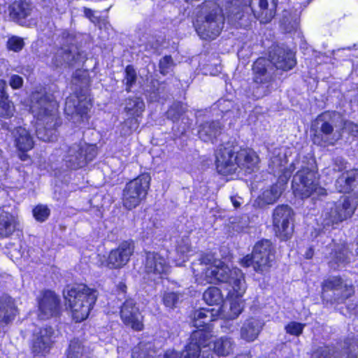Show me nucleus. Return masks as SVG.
Listing matches in <instances>:
<instances>
[{
    "label": "nucleus",
    "instance_id": "c756f323",
    "mask_svg": "<svg viewBox=\"0 0 358 358\" xmlns=\"http://www.w3.org/2000/svg\"><path fill=\"white\" fill-rule=\"evenodd\" d=\"M15 146L21 151H28L33 148L34 141L29 132L24 127H17L12 131Z\"/></svg>",
    "mask_w": 358,
    "mask_h": 358
},
{
    "label": "nucleus",
    "instance_id": "393cba45",
    "mask_svg": "<svg viewBox=\"0 0 358 358\" xmlns=\"http://www.w3.org/2000/svg\"><path fill=\"white\" fill-rule=\"evenodd\" d=\"M16 313L15 300L8 294L0 295V327L10 323L14 319Z\"/></svg>",
    "mask_w": 358,
    "mask_h": 358
},
{
    "label": "nucleus",
    "instance_id": "052dcab7",
    "mask_svg": "<svg viewBox=\"0 0 358 358\" xmlns=\"http://www.w3.org/2000/svg\"><path fill=\"white\" fill-rule=\"evenodd\" d=\"M231 202H232L234 206L236 208H238L240 207L241 203L238 201H237V199L236 198L231 197Z\"/></svg>",
    "mask_w": 358,
    "mask_h": 358
},
{
    "label": "nucleus",
    "instance_id": "5701e85b",
    "mask_svg": "<svg viewBox=\"0 0 358 358\" xmlns=\"http://www.w3.org/2000/svg\"><path fill=\"white\" fill-rule=\"evenodd\" d=\"M324 290H335L339 292L335 294L334 300L338 303H343L347 299L355 293L354 287L344 282L338 276H331L325 280L322 283Z\"/></svg>",
    "mask_w": 358,
    "mask_h": 358
},
{
    "label": "nucleus",
    "instance_id": "ddd939ff",
    "mask_svg": "<svg viewBox=\"0 0 358 358\" xmlns=\"http://www.w3.org/2000/svg\"><path fill=\"white\" fill-rule=\"evenodd\" d=\"M339 120L341 116L336 112H326L320 115L315 120L320 128L313 138L314 143L321 146L334 145L337 140L334 134V129Z\"/></svg>",
    "mask_w": 358,
    "mask_h": 358
},
{
    "label": "nucleus",
    "instance_id": "4d7b16f0",
    "mask_svg": "<svg viewBox=\"0 0 358 358\" xmlns=\"http://www.w3.org/2000/svg\"><path fill=\"white\" fill-rule=\"evenodd\" d=\"M7 83L3 80H0V101L2 100H7L8 94L6 92Z\"/></svg>",
    "mask_w": 358,
    "mask_h": 358
},
{
    "label": "nucleus",
    "instance_id": "4be33fe9",
    "mask_svg": "<svg viewBox=\"0 0 358 358\" xmlns=\"http://www.w3.org/2000/svg\"><path fill=\"white\" fill-rule=\"evenodd\" d=\"M134 244L131 242L124 241L114 250H112L107 259V266L109 268H120L129 261L134 252Z\"/></svg>",
    "mask_w": 358,
    "mask_h": 358
},
{
    "label": "nucleus",
    "instance_id": "3c124183",
    "mask_svg": "<svg viewBox=\"0 0 358 358\" xmlns=\"http://www.w3.org/2000/svg\"><path fill=\"white\" fill-rule=\"evenodd\" d=\"M159 65L160 73L166 75L173 65V61L171 56L166 55L160 59Z\"/></svg>",
    "mask_w": 358,
    "mask_h": 358
},
{
    "label": "nucleus",
    "instance_id": "412c9836",
    "mask_svg": "<svg viewBox=\"0 0 358 358\" xmlns=\"http://www.w3.org/2000/svg\"><path fill=\"white\" fill-rule=\"evenodd\" d=\"M39 314L41 320L56 317L59 314V299L56 294L50 290L44 291L38 300Z\"/></svg>",
    "mask_w": 358,
    "mask_h": 358
},
{
    "label": "nucleus",
    "instance_id": "f257e3e1",
    "mask_svg": "<svg viewBox=\"0 0 358 358\" xmlns=\"http://www.w3.org/2000/svg\"><path fill=\"white\" fill-rule=\"evenodd\" d=\"M270 59L260 57L252 66L254 73L252 96L259 99L271 92L273 80V66L278 69L288 71L292 69L296 61L293 52L289 50L277 47L270 53Z\"/></svg>",
    "mask_w": 358,
    "mask_h": 358
},
{
    "label": "nucleus",
    "instance_id": "09e8293b",
    "mask_svg": "<svg viewBox=\"0 0 358 358\" xmlns=\"http://www.w3.org/2000/svg\"><path fill=\"white\" fill-rule=\"evenodd\" d=\"M24 45V43L23 38L13 36L8 38L7 41V47L9 50H13L14 52L20 51Z\"/></svg>",
    "mask_w": 358,
    "mask_h": 358
},
{
    "label": "nucleus",
    "instance_id": "c03bdc74",
    "mask_svg": "<svg viewBox=\"0 0 358 358\" xmlns=\"http://www.w3.org/2000/svg\"><path fill=\"white\" fill-rule=\"evenodd\" d=\"M181 297V294L176 292H166L163 296V301L166 307L173 308L176 306Z\"/></svg>",
    "mask_w": 358,
    "mask_h": 358
},
{
    "label": "nucleus",
    "instance_id": "338daca9",
    "mask_svg": "<svg viewBox=\"0 0 358 358\" xmlns=\"http://www.w3.org/2000/svg\"><path fill=\"white\" fill-rule=\"evenodd\" d=\"M357 254H358V251H357Z\"/></svg>",
    "mask_w": 358,
    "mask_h": 358
},
{
    "label": "nucleus",
    "instance_id": "f3484780",
    "mask_svg": "<svg viewBox=\"0 0 358 358\" xmlns=\"http://www.w3.org/2000/svg\"><path fill=\"white\" fill-rule=\"evenodd\" d=\"M299 162L292 163L288 169L283 171L279 177V181L275 185L271 186L269 189H266L258 196L257 202L259 206L262 207L265 205L273 204L280 198L282 193L285 190V185L288 179L291 177L292 172L297 168L296 164Z\"/></svg>",
    "mask_w": 358,
    "mask_h": 358
},
{
    "label": "nucleus",
    "instance_id": "cd10ccee",
    "mask_svg": "<svg viewBox=\"0 0 358 358\" xmlns=\"http://www.w3.org/2000/svg\"><path fill=\"white\" fill-rule=\"evenodd\" d=\"M9 16L15 22L22 24L31 15L32 6L26 1H15L8 8Z\"/></svg>",
    "mask_w": 358,
    "mask_h": 358
},
{
    "label": "nucleus",
    "instance_id": "f8f14e48",
    "mask_svg": "<svg viewBox=\"0 0 358 358\" xmlns=\"http://www.w3.org/2000/svg\"><path fill=\"white\" fill-rule=\"evenodd\" d=\"M211 335L202 329L192 333L189 343L182 351L168 350L164 355V358H199L201 350L208 345Z\"/></svg>",
    "mask_w": 358,
    "mask_h": 358
},
{
    "label": "nucleus",
    "instance_id": "6e6552de",
    "mask_svg": "<svg viewBox=\"0 0 358 358\" xmlns=\"http://www.w3.org/2000/svg\"><path fill=\"white\" fill-rule=\"evenodd\" d=\"M292 189L295 196L306 199L311 196H325L327 191L319 185V177L314 164L301 165L293 176Z\"/></svg>",
    "mask_w": 358,
    "mask_h": 358
},
{
    "label": "nucleus",
    "instance_id": "0e129e2a",
    "mask_svg": "<svg viewBox=\"0 0 358 358\" xmlns=\"http://www.w3.org/2000/svg\"><path fill=\"white\" fill-rule=\"evenodd\" d=\"M202 358H213V357L211 356L210 357H209L208 356H207L206 357H205V352H203V354H202Z\"/></svg>",
    "mask_w": 358,
    "mask_h": 358
},
{
    "label": "nucleus",
    "instance_id": "a19ab883",
    "mask_svg": "<svg viewBox=\"0 0 358 358\" xmlns=\"http://www.w3.org/2000/svg\"><path fill=\"white\" fill-rule=\"evenodd\" d=\"M136 72L132 66H127L125 69V76L123 79V83L126 86V91L129 92L131 88L136 84Z\"/></svg>",
    "mask_w": 358,
    "mask_h": 358
},
{
    "label": "nucleus",
    "instance_id": "ea45409f",
    "mask_svg": "<svg viewBox=\"0 0 358 358\" xmlns=\"http://www.w3.org/2000/svg\"><path fill=\"white\" fill-rule=\"evenodd\" d=\"M334 347L322 345L316 348L311 355V358H336Z\"/></svg>",
    "mask_w": 358,
    "mask_h": 358
},
{
    "label": "nucleus",
    "instance_id": "37998d69",
    "mask_svg": "<svg viewBox=\"0 0 358 358\" xmlns=\"http://www.w3.org/2000/svg\"><path fill=\"white\" fill-rule=\"evenodd\" d=\"M14 110V106L13 103L9 101L8 98L7 100H2V101H0L1 116L5 118H9L13 115Z\"/></svg>",
    "mask_w": 358,
    "mask_h": 358
},
{
    "label": "nucleus",
    "instance_id": "f704fd0d",
    "mask_svg": "<svg viewBox=\"0 0 358 358\" xmlns=\"http://www.w3.org/2000/svg\"><path fill=\"white\" fill-rule=\"evenodd\" d=\"M235 343L232 338L222 336L217 338L213 345V352L217 356H227L233 352Z\"/></svg>",
    "mask_w": 358,
    "mask_h": 358
},
{
    "label": "nucleus",
    "instance_id": "9b49d317",
    "mask_svg": "<svg viewBox=\"0 0 358 358\" xmlns=\"http://www.w3.org/2000/svg\"><path fill=\"white\" fill-rule=\"evenodd\" d=\"M274 259L272 243L269 240H262L254 246L252 255L243 257L241 264L243 266H252L255 271L262 273L267 271L272 265Z\"/></svg>",
    "mask_w": 358,
    "mask_h": 358
},
{
    "label": "nucleus",
    "instance_id": "f03ea898",
    "mask_svg": "<svg viewBox=\"0 0 358 358\" xmlns=\"http://www.w3.org/2000/svg\"><path fill=\"white\" fill-rule=\"evenodd\" d=\"M232 24L247 27L251 21V12L261 23H268L276 13L278 0H222Z\"/></svg>",
    "mask_w": 358,
    "mask_h": 358
},
{
    "label": "nucleus",
    "instance_id": "9d476101",
    "mask_svg": "<svg viewBox=\"0 0 358 358\" xmlns=\"http://www.w3.org/2000/svg\"><path fill=\"white\" fill-rule=\"evenodd\" d=\"M151 177L143 173L128 182L122 191V202L127 210H132L138 206L148 194Z\"/></svg>",
    "mask_w": 358,
    "mask_h": 358
},
{
    "label": "nucleus",
    "instance_id": "72a5a7b5",
    "mask_svg": "<svg viewBox=\"0 0 358 358\" xmlns=\"http://www.w3.org/2000/svg\"><path fill=\"white\" fill-rule=\"evenodd\" d=\"M15 217L8 212L0 214V237H8L15 230Z\"/></svg>",
    "mask_w": 358,
    "mask_h": 358
},
{
    "label": "nucleus",
    "instance_id": "423d86ee",
    "mask_svg": "<svg viewBox=\"0 0 358 358\" xmlns=\"http://www.w3.org/2000/svg\"><path fill=\"white\" fill-rule=\"evenodd\" d=\"M73 319L76 322L85 320L97 299V291L83 284L68 285L64 290Z\"/></svg>",
    "mask_w": 358,
    "mask_h": 358
},
{
    "label": "nucleus",
    "instance_id": "dca6fc26",
    "mask_svg": "<svg viewBox=\"0 0 358 358\" xmlns=\"http://www.w3.org/2000/svg\"><path fill=\"white\" fill-rule=\"evenodd\" d=\"M294 212L287 205L278 206L273 213V224L276 236L287 240L292 234Z\"/></svg>",
    "mask_w": 358,
    "mask_h": 358
},
{
    "label": "nucleus",
    "instance_id": "79ce46f5",
    "mask_svg": "<svg viewBox=\"0 0 358 358\" xmlns=\"http://www.w3.org/2000/svg\"><path fill=\"white\" fill-rule=\"evenodd\" d=\"M32 212L35 219L41 222L46 220L50 214V210L48 206L42 204L36 206Z\"/></svg>",
    "mask_w": 358,
    "mask_h": 358
},
{
    "label": "nucleus",
    "instance_id": "2eb2a0df",
    "mask_svg": "<svg viewBox=\"0 0 358 358\" xmlns=\"http://www.w3.org/2000/svg\"><path fill=\"white\" fill-rule=\"evenodd\" d=\"M91 107V99L87 95L75 94L66 98L64 113L69 120L80 124L88 120Z\"/></svg>",
    "mask_w": 358,
    "mask_h": 358
},
{
    "label": "nucleus",
    "instance_id": "a878e982",
    "mask_svg": "<svg viewBox=\"0 0 358 358\" xmlns=\"http://www.w3.org/2000/svg\"><path fill=\"white\" fill-rule=\"evenodd\" d=\"M53 329L50 327L41 328L36 336L33 343V351L37 355H43L52 343Z\"/></svg>",
    "mask_w": 358,
    "mask_h": 358
},
{
    "label": "nucleus",
    "instance_id": "473e14b6",
    "mask_svg": "<svg viewBox=\"0 0 358 358\" xmlns=\"http://www.w3.org/2000/svg\"><path fill=\"white\" fill-rule=\"evenodd\" d=\"M91 354L88 347L83 345V342L74 338L70 341L66 350V358H90Z\"/></svg>",
    "mask_w": 358,
    "mask_h": 358
},
{
    "label": "nucleus",
    "instance_id": "13d9d810",
    "mask_svg": "<svg viewBox=\"0 0 358 358\" xmlns=\"http://www.w3.org/2000/svg\"><path fill=\"white\" fill-rule=\"evenodd\" d=\"M344 347L346 348V353L352 351V348H354L352 345V340L350 338H348L344 341Z\"/></svg>",
    "mask_w": 358,
    "mask_h": 358
},
{
    "label": "nucleus",
    "instance_id": "c85d7f7f",
    "mask_svg": "<svg viewBox=\"0 0 358 358\" xmlns=\"http://www.w3.org/2000/svg\"><path fill=\"white\" fill-rule=\"evenodd\" d=\"M222 127L217 121L206 122L201 124L198 130V135L204 142H212L221 134Z\"/></svg>",
    "mask_w": 358,
    "mask_h": 358
},
{
    "label": "nucleus",
    "instance_id": "a211bd4d",
    "mask_svg": "<svg viewBox=\"0 0 358 358\" xmlns=\"http://www.w3.org/2000/svg\"><path fill=\"white\" fill-rule=\"evenodd\" d=\"M356 206L352 201L343 196L336 201L329 211L324 215V222L325 225L338 224L350 217L355 210Z\"/></svg>",
    "mask_w": 358,
    "mask_h": 358
},
{
    "label": "nucleus",
    "instance_id": "6e6d98bb",
    "mask_svg": "<svg viewBox=\"0 0 358 358\" xmlns=\"http://www.w3.org/2000/svg\"><path fill=\"white\" fill-rule=\"evenodd\" d=\"M84 14L92 23L98 24L99 22V17L94 15V12L90 8H84Z\"/></svg>",
    "mask_w": 358,
    "mask_h": 358
},
{
    "label": "nucleus",
    "instance_id": "a18cd8bd",
    "mask_svg": "<svg viewBox=\"0 0 358 358\" xmlns=\"http://www.w3.org/2000/svg\"><path fill=\"white\" fill-rule=\"evenodd\" d=\"M299 22L296 17L289 19V17L287 16H284L281 22V26L283 29L289 33L296 31L299 27Z\"/></svg>",
    "mask_w": 358,
    "mask_h": 358
},
{
    "label": "nucleus",
    "instance_id": "e2e57ef3",
    "mask_svg": "<svg viewBox=\"0 0 358 358\" xmlns=\"http://www.w3.org/2000/svg\"><path fill=\"white\" fill-rule=\"evenodd\" d=\"M236 358H250V356L248 354H241L236 356Z\"/></svg>",
    "mask_w": 358,
    "mask_h": 358
},
{
    "label": "nucleus",
    "instance_id": "680f3d73",
    "mask_svg": "<svg viewBox=\"0 0 358 358\" xmlns=\"http://www.w3.org/2000/svg\"><path fill=\"white\" fill-rule=\"evenodd\" d=\"M313 250L311 248H310L308 250V251L306 252V257L307 259H310L313 257Z\"/></svg>",
    "mask_w": 358,
    "mask_h": 358
},
{
    "label": "nucleus",
    "instance_id": "58836bf2",
    "mask_svg": "<svg viewBox=\"0 0 358 358\" xmlns=\"http://www.w3.org/2000/svg\"><path fill=\"white\" fill-rule=\"evenodd\" d=\"M139 127L138 117L132 116L127 118L121 124L120 134L123 136H129L133 132L137 131Z\"/></svg>",
    "mask_w": 358,
    "mask_h": 358
},
{
    "label": "nucleus",
    "instance_id": "5fc2aeb1",
    "mask_svg": "<svg viewBox=\"0 0 358 358\" xmlns=\"http://www.w3.org/2000/svg\"><path fill=\"white\" fill-rule=\"evenodd\" d=\"M231 313L229 315V318L231 320H234L241 313V308L240 305L236 303H232L230 306Z\"/></svg>",
    "mask_w": 358,
    "mask_h": 358
},
{
    "label": "nucleus",
    "instance_id": "8fccbe9b",
    "mask_svg": "<svg viewBox=\"0 0 358 358\" xmlns=\"http://www.w3.org/2000/svg\"><path fill=\"white\" fill-rule=\"evenodd\" d=\"M176 250L178 253L185 255L192 251L190 240L188 236L182 237L177 243Z\"/></svg>",
    "mask_w": 358,
    "mask_h": 358
},
{
    "label": "nucleus",
    "instance_id": "6ab92c4d",
    "mask_svg": "<svg viewBox=\"0 0 358 358\" xmlns=\"http://www.w3.org/2000/svg\"><path fill=\"white\" fill-rule=\"evenodd\" d=\"M120 317L126 326L131 327L134 331L143 330V317L134 299H127L122 305Z\"/></svg>",
    "mask_w": 358,
    "mask_h": 358
},
{
    "label": "nucleus",
    "instance_id": "4c0bfd02",
    "mask_svg": "<svg viewBox=\"0 0 358 358\" xmlns=\"http://www.w3.org/2000/svg\"><path fill=\"white\" fill-rule=\"evenodd\" d=\"M203 299L210 306L220 305L223 301L221 291L216 287H210L207 289L203 294Z\"/></svg>",
    "mask_w": 358,
    "mask_h": 358
},
{
    "label": "nucleus",
    "instance_id": "20e7f679",
    "mask_svg": "<svg viewBox=\"0 0 358 358\" xmlns=\"http://www.w3.org/2000/svg\"><path fill=\"white\" fill-rule=\"evenodd\" d=\"M57 102L52 95L35 93L32 96L31 110L45 125H38L37 137L45 142L57 140L56 127L60 124L57 114Z\"/></svg>",
    "mask_w": 358,
    "mask_h": 358
},
{
    "label": "nucleus",
    "instance_id": "bb28decb",
    "mask_svg": "<svg viewBox=\"0 0 358 358\" xmlns=\"http://www.w3.org/2000/svg\"><path fill=\"white\" fill-rule=\"evenodd\" d=\"M264 323L257 318L247 320L241 329V337L248 342L254 341L259 336Z\"/></svg>",
    "mask_w": 358,
    "mask_h": 358
},
{
    "label": "nucleus",
    "instance_id": "b1692460",
    "mask_svg": "<svg viewBox=\"0 0 358 358\" xmlns=\"http://www.w3.org/2000/svg\"><path fill=\"white\" fill-rule=\"evenodd\" d=\"M351 251L348 245H336L329 255V266L334 270L345 266L350 261Z\"/></svg>",
    "mask_w": 358,
    "mask_h": 358
},
{
    "label": "nucleus",
    "instance_id": "69168bd1",
    "mask_svg": "<svg viewBox=\"0 0 358 358\" xmlns=\"http://www.w3.org/2000/svg\"><path fill=\"white\" fill-rule=\"evenodd\" d=\"M357 254H358V251H357Z\"/></svg>",
    "mask_w": 358,
    "mask_h": 358
},
{
    "label": "nucleus",
    "instance_id": "2f4dec72",
    "mask_svg": "<svg viewBox=\"0 0 358 358\" xmlns=\"http://www.w3.org/2000/svg\"><path fill=\"white\" fill-rule=\"evenodd\" d=\"M159 349L152 342L141 341L132 350V358H155Z\"/></svg>",
    "mask_w": 358,
    "mask_h": 358
},
{
    "label": "nucleus",
    "instance_id": "bf43d9fd",
    "mask_svg": "<svg viewBox=\"0 0 358 358\" xmlns=\"http://www.w3.org/2000/svg\"><path fill=\"white\" fill-rule=\"evenodd\" d=\"M117 289L120 292H121L122 293H125L126 292V290H127V286L123 282H120L117 285Z\"/></svg>",
    "mask_w": 358,
    "mask_h": 358
},
{
    "label": "nucleus",
    "instance_id": "0eeeda50",
    "mask_svg": "<svg viewBox=\"0 0 358 358\" xmlns=\"http://www.w3.org/2000/svg\"><path fill=\"white\" fill-rule=\"evenodd\" d=\"M203 280L207 283H228L236 297L243 296L246 289L245 278L243 272L237 268L230 269L224 262L216 260L204 269L202 273Z\"/></svg>",
    "mask_w": 358,
    "mask_h": 358
},
{
    "label": "nucleus",
    "instance_id": "39448f33",
    "mask_svg": "<svg viewBox=\"0 0 358 358\" xmlns=\"http://www.w3.org/2000/svg\"><path fill=\"white\" fill-rule=\"evenodd\" d=\"M223 10L228 13L222 4L213 1L203 3L196 15L194 27L198 35L204 40H213L218 36L224 27Z\"/></svg>",
    "mask_w": 358,
    "mask_h": 358
},
{
    "label": "nucleus",
    "instance_id": "1a4fd4ad",
    "mask_svg": "<svg viewBox=\"0 0 358 358\" xmlns=\"http://www.w3.org/2000/svg\"><path fill=\"white\" fill-rule=\"evenodd\" d=\"M62 37L64 41L55 53L52 64L56 67L80 66L87 59L85 53L76 45L73 35L64 32Z\"/></svg>",
    "mask_w": 358,
    "mask_h": 358
},
{
    "label": "nucleus",
    "instance_id": "c9c22d12",
    "mask_svg": "<svg viewBox=\"0 0 358 358\" xmlns=\"http://www.w3.org/2000/svg\"><path fill=\"white\" fill-rule=\"evenodd\" d=\"M214 308H200L194 311L192 314V324L196 327H202L209 322L213 320L215 316Z\"/></svg>",
    "mask_w": 358,
    "mask_h": 358
},
{
    "label": "nucleus",
    "instance_id": "e433bc0d",
    "mask_svg": "<svg viewBox=\"0 0 358 358\" xmlns=\"http://www.w3.org/2000/svg\"><path fill=\"white\" fill-rule=\"evenodd\" d=\"M145 110V103L140 97L133 96L125 100L124 110L128 115L140 117Z\"/></svg>",
    "mask_w": 358,
    "mask_h": 358
},
{
    "label": "nucleus",
    "instance_id": "864d4df0",
    "mask_svg": "<svg viewBox=\"0 0 358 358\" xmlns=\"http://www.w3.org/2000/svg\"><path fill=\"white\" fill-rule=\"evenodd\" d=\"M333 169L334 171L340 172L346 168V162L341 157H337L334 159Z\"/></svg>",
    "mask_w": 358,
    "mask_h": 358
},
{
    "label": "nucleus",
    "instance_id": "7c9ffc66",
    "mask_svg": "<svg viewBox=\"0 0 358 358\" xmlns=\"http://www.w3.org/2000/svg\"><path fill=\"white\" fill-rule=\"evenodd\" d=\"M358 184V170H352L342 174L336 182V188L341 192H349Z\"/></svg>",
    "mask_w": 358,
    "mask_h": 358
},
{
    "label": "nucleus",
    "instance_id": "4468645a",
    "mask_svg": "<svg viewBox=\"0 0 358 358\" xmlns=\"http://www.w3.org/2000/svg\"><path fill=\"white\" fill-rule=\"evenodd\" d=\"M97 154L94 145L83 142L74 143L68 146L64 161L68 167L77 169L85 166L92 161Z\"/></svg>",
    "mask_w": 358,
    "mask_h": 358
},
{
    "label": "nucleus",
    "instance_id": "603ef678",
    "mask_svg": "<svg viewBox=\"0 0 358 358\" xmlns=\"http://www.w3.org/2000/svg\"><path fill=\"white\" fill-rule=\"evenodd\" d=\"M23 78L16 74H13L9 78V85L13 90L20 89L23 86Z\"/></svg>",
    "mask_w": 358,
    "mask_h": 358
},
{
    "label": "nucleus",
    "instance_id": "de8ad7c7",
    "mask_svg": "<svg viewBox=\"0 0 358 358\" xmlns=\"http://www.w3.org/2000/svg\"><path fill=\"white\" fill-rule=\"evenodd\" d=\"M184 113L182 106L180 103H173L170 108L167 110V117L176 121L179 119L180 115Z\"/></svg>",
    "mask_w": 358,
    "mask_h": 358
},
{
    "label": "nucleus",
    "instance_id": "aec40b11",
    "mask_svg": "<svg viewBox=\"0 0 358 358\" xmlns=\"http://www.w3.org/2000/svg\"><path fill=\"white\" fill-rule=\"evenodd\" d=\"M144 269L148 277L155 281L167 273L169 265L166 259L159 253L148 252L145 255Z\"/></svg>",
    "mask_w": 358,
    "mask_h": 358
},
{
    "label": "nucleus",
    "instance_id": "49530a36",
    "mask_svg": "<svg viewBox=\"0 0 358 358\" xmlns=\"http://www.w3.org/2000/svg\"><path fill=\"white\" fill-rule=\"evenodd\" d=\"M305 326V324L291 322L285 326V329L287 334L299 336L303 333Z\"/></svg>",
    "mask_w": 358,
    "mask_h": 358
},
{
    "label": "nucleus",
    "instance_id": "7ed1b4c3",
    "mask_svg": "<svg viewBox=\"0 0 358 358\" xmlns=\"http://www.w3.org/2000/svg\"><path fill=\"white\" fill-rule=\"evenodd\" d=\"M215 164L218 173L229 175L241 169L250 173L257 169L259 159L255 151L249 148L238 150L236 146L227 143L216 151Z\"/></svg>",
    "mask_w": 358,
    "mask_h": 358
}]
</instances>
